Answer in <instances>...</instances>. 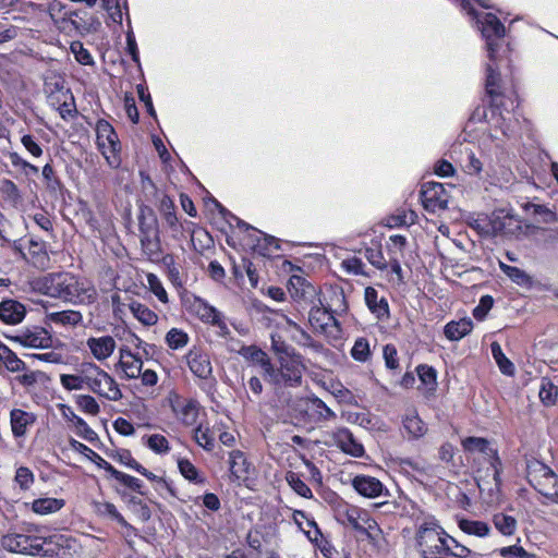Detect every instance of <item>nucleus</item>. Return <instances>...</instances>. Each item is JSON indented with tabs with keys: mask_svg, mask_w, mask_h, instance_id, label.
I'll list each match as a JSON object with an SVG mask.
<instances>
[{
	"mask_svg": "<svg viewBox=\"0 0 558 558\" xmlns=\"http://www.w3.org/2000/svg\"><path fill=\"white\" fill-rule=\"evenodd\" d=\"M240 353L253 366L259 368L260 377L275 391L299 388L303 383L306 366L302 355L280 359L276 365L269 354L255 344L243 347Z\"/></svg>",
	"mask_w": 558,
	"mask_h": 558,
	"instance_id": "obj_1",
	"label": "nucleus"
},
{
	"mask_svg": "<svg viewBox=\"0 0 558 558\" xmlns=\"http://www.w3.org/2000/svg\"><path fill=\"white\" fill-rule=\"evenodd\" d=\"M485 90L489 97L488 108L477 106L473 110L470 120L472 122L486 121L496 129H500L502 134L506 135L504 111L509 113L518 106V93L513 81L511 78L510 84L506 85L501 80V72H488Z\"/></svg>",
	"mask_w": 558,
	"mask_h": 558,
	"instance_id": "obj_2",
	"label": "nucleus"
},
{
	"mask_svg": "<svg viewBox=\"0 0 558 558\" xmlns=\"http://www.w3.org/2000/svg\"><path fill=\"white\" fill-rule=\"evenodd\" d=\"M29 284L35 293L74 305L92 303L96 294L95 289L85 280L68 271L49 272L36 277Z\"/></svg>",
	"mask_w": 558,
	"mask_h": 558,
	"instance_id": "obj_3",
	"label": "nucleus"
},
{
	"mask_svg": "<svg viewBox=\"0 0 558 558\" xmlns=\"http://www.w3.org/2000/svg\"><path fill=\"white\" fill-rule=\"evenodd\" d=\"M472 20L476 21L481 34L486 43L487 57L489 62L486 70H513L512 48L510 43H506V27L499 17L494 13H478L473 7L475 13L468 9H461Z\"/></svg>",
	"mask_w": 558,
	"mask_h": 558,
	"instance_id": "obj_4",
	"label": "nucleus"
},
{
	"mask_svg": "<svg viewBox=\"0 0 558 558\" xmlns=\"http://www.w3.org/2000/svg\"><path fill=\"white\" fill-rule=\"evenodd\" d=\"M415 539L423 558H468L472 553L446 533L435 520L421 524Z\"/></svg>",
	"mask_w": 558,
	"mask_h": 558,
	"instance_id": "obj_5",
	"label": "nucleus"
},
{
	"mask_svg": "<svg viewBox=\"0 0 558 558\" xmlns=\"http://www.w3.org/2000/svg\"><path fill=\"white\" fill-rule=\"evenodd\" d=\"M84 388L109 401H119L123 395L119 384L93 362L81 363Z\"/></svg>",
	"mask_w": 558,
	"mask_h": 558,
	"instance_id": "obj_6",
	"label": "nucleus"
},
{
	"mask_svg": "<svg viewBox=\"0 0 558 558\" xmlns=\"http://www.w3.org/2000/svg\"><path fill=\"white\" fill-rule=\"evenodd\" d=\"M526 480L536 492L558 504V475L550 466L535 458L527 460Z\"/></svg>",
	"mask_w": 558,
	"mask_h": 558,
	"instance_id": "obj_7",
	"label": "nucleus"
},
{
	"mask_svg": "<svg viewBox=\"0 0 558 558\" xmlns=\"http://www.w3.org/2000/svg\"><path fill=\"white\" fill-rule=\"evenodd\" d=\"M181 304L190 315L206 325L216 327L219 336L227 337L230 333L222 313L210 305L206 300L193 293L185 292V294L181 296Z\"/></svg>",
	"mask_w": 558,
	"mask_h": 558,
	"instance_id": "obj_8",
	"label": "nucleus"
},
{
	"mask_svg": "<svg viewBox=\"0 0 558 558\" xmlns=\"http://www.w3.org/2000/svg\"><path fill=\"white\" fill-rule=\"evenodd\" d=\"M96 144L106 159L107 163L112 169H118L121 166V142L118 134L110 122L105 119H99L96 123Z\"/></svg>",
	"mask_w": 558,
	"mask_h": 558,
	"instance_id": "obj_9",
	"label": "nucleus"
},
{
	"mask_svg": "<svg viewBox=\"0 0 558 558\" xmlns=\"http://www.w3.org/2000/svg\"><path fill=\"white\" fill-rule=\"evenodd\" d=\"M185 360L192 374L204 380L199 388L213 397L217 391V380L213 376V365L208 353L199 347H193L186 353Z\"/></svg>",
	"mask_w": 558,
	"mask_h": 558,
	"instance_id": "obj_10",
	"label": "nucleus"
},
{
	"mask_svg": "<svg viewBox=\"0 0 558 558\" xmlns=\"http://www.w3.org/2000/svg\"><path fill=\"white\" fill-rule=\"evenodd\" d=\"M168 401L174 418L183 427H193L199 422L201 416H206L204 408L194 398H185L172 391Z\"/></svg>",
	"mask_w": 558,
	"mask_h": 558,
	"instance_id": "obj_11",
	"label": "nucleus"
},
{
	"mask_svg": "<svg viewBox=\"0 0 558 558\" xmlns=\"http://www.w3.org/2000/svg\"><path fill=\"white\" fill-rule=\"evenodd\" d=\"M47 544L46 539L32 535H2V548L15 554L45 556L48 554V549L45 548Z\"/></svg>",
	"mask_w": 558,
	"mask_h": 558,
	"instance_id": "obj_12",
	"label": "nucleus"
},
{
	"mask_svg": "<svg viewBox=\"0 0 558 558\" xmlns=\"http://www.w3.org/2000/svg\"><path fill=\"white\" fill-rule=\"evenodd\" d=\"M2 337L17 342L23 347L48 349L52 347L53 338L50 331L41 326H28L15 333H7L2 330Z\"/></svg>",
	"mask_w": 558,
	"mask_h": 558,
	"instance_id": "obj_13",
	"label": "nucleus"
},
{
	"mask_svg": "<svg viewBox=\"0 0 558 558\" xmlns=\"http://www.w3.org/2000/svg\"><path fill=\"white\" fill-rule=\"evenodd\" d=\"M111 457L113 460L118 461L120 464H123V465L136 471L137 473H140L141 475L146 477L148 481L156 483L160 488L167 490V493L170 496L177 497V490L173 487L172 483L167 481L162 476H158V475L154 474L153 472L147 470L145 466H143L140 462H137L133 458L132 452L129 449H124V448L118 449V450H116V452L113 454H111Z\"/></svg>",
	"mask_w": 558,
	"mask_h": 558,
	"instance_id": "obj_14",
	"label": "nucleus"
},
{
	"mask_svg": "<svg viewBox=\"0 0 558 558\" xmlns=\"http://www.w3.org/2000/svg\"><path fill=\"white\" fill-rule=\"evenodd\" d=\"M420 198L426 211L436 214L448 207L449 194L444 184L429 181L421 185Z\"/></svg>",
	"mask_w": 558,
	"mask_h": 558,
	"instance_id": "obj_15",
	"label": "nucleus"
},
{
	"mask_svg": "<svg viewBox=\"0 0 558 558\" xmlns=\"http://www.w3.org/2000/svg\"><path fill=\"white\" fill-rule=\"evenodd\" d=\"M25 239L11 241L2 235V272L10 274L14 270L19 271L20 266L25 264L26 258Z\"/></svg>",
	"mask_w": 558,
	"mask_h": 558,
	"instance_id": "obj_16",
	"label": "nucleus"
},
{
	"mask_svg": "<svg viewBox=\"0 0 558 558\" xmlns=\"http://www.w3.org/2000/svg\"><path fill=\"white\" fill-rule=\"evenodd\" d=\"M229 472L230 481L238 485L248 486V482L253 481L255 466L247 459L246 454L241 450H232L229 453Z\"/></svg>",
	"mask_w": 558,
	"mask_h": 558,
	"instance_id": "obj_17",
	"label": "nucleus"
},
{
	"mask_svg": "<svg viewBox=\"0 0 558 558\" xmlns=\"http://www.w3.org/2000/svg\"><path fill=\"white\" fill-rule=\"evenodd\" d=\"M304 423L318 424L335 420L336 413L318 397L305 399L301 404Z\"/></svg>",
	"mask_w": 558,
	"mask_h": 558,
	"instance_id": "obj_18",
	"label": "nucleus"
},
{
	"mask_svg": "<svg viewBox=\"0 0 558 558\" xmlns=\"http://www.w3.org/2000/svg\"><path fill=\"white\" fill-rule=\"evenodd\" d=\"M330 437L333 444L343 453L353 458H362L365 456V448L363 444L355 438L353 433L348 427H336L330 433Z\"/></svg>",
	"mask_w": 558,
	"mask_h": 558,
	"instance_id": "obj_19",
	"label": "nucleus"
},
{
	"mask_svg": "<svg viewBox=\"0 0 558 558\" xmlns=\"http://www.w3.org/2000/svg\"><path fill=\"white\" fill-rule=\"evenodd\" d=\"M46 97L49 106L54 108L63 120L68 121L78 114L75 98L70 86L60 92L50 93Z\"/></svg>",
	"mask_w": 558,
	"mask_h": 558,
	"instance_id": "obj_20",
	"label": "nucleus"
},
{
	"mask_svg": "<svg viewBox=\"0 0 558 558\" xmlns=\"http://www.w3.org/2000/svg\"><path fill=\"white\" fill-rule=\"evenodd\" d=\"M46 97L49 106L54 108L63 120L68 121L78 114L75 98L70 86L60 92L50 93Z\"/></svg>",
	"mask_w": 558,
	"mask_h": 558,
	"instance_id": "obj_21",
	"label": "nucleus"
},
{
	"mask_svg": "<svg viewBox=\"0 0 558 558\" xmlns=\"http://www.w3.org/2000/svg\"><path fill=\"white\" fill-rule=\"evenodd\" d=\"M520 229V221L512 215L493 214L485 228H483V232L493 236L513 235Z\"/></svg>",
	"mask_w": 558,
	"mask_h": 558,
	"instance_id": "obj_22",
	"label": "nucleus"
},
{
	"mask_svg": "<svg viewBox=\"0 0 558 558\" xmlns=\"http://www.w3.org/2000/svg\"><path fill=\"white\" fill-rule=\"evenodd\" d=\"M308 323L314 332L322 333L325 336L329 335L330 328H339V323L336 319V314L329 311L327 307L313 306L308 313Z\"/></svg>",
	"mask_w": 558,
	"mask_h": 558,
	"instance_id": "obj_23",
	"label": "nucleus"
},
{
	"mask_svg": "<svg viewBox=\"0 0 558 558\" xmlns=\"http://www.w3.org/2000/svg\"><path fill=\"white\" fill-rule=\"evenodd\" d=\"M291 298L299 303L311 304L317 298V289L304 277L292 275L288 281Z\"/></svg>",
	"mask_w": 558,
	"mask_h": 558,
	"instance_id": "obj_24",
	"label": "nucleus"
},
{
	"mask_svg": "<svg viewBox=\"0 0 558 558\" xmlns=\"http://www.w3.org/2000/svg\"><path fill=\"white\" fill-rule=\"evenodd\" d=\"M319 303L336 315H343L349 310L344 290L338 284L326 286L323 291V299H319Z\"/></svg>",
	"mask_w": 558,
	"mask_h": 558,
	"instance_id": "obj_25",
	"label": "nucleus"
},
{
	"mask_svg": "<svg viewBox=\"0 0 558 558\" xmlns=\"http://www.w3.org/2000/svg\"><path fill=\"white\" fill-rule=\"evenodd\" d=\"M27 253L25 264H29L37 269H46L50 266V256L48 244L44 240L31 238L27 241Z\"/></svg>",
	"mask_w": 558,
	"mask_h": 558,
	"instance_id": "obj_26",
	"label": "nucleus"
},
{
	"mask_svg": "<svg viewBox=\"0 0 558 558\" xmlns=\"http://www.w3.org/2000/svg\"><path fill=\"white\" fill-rule=\"evenodd\" d=\"M364 301L374 317L380 322H387L390 318V308L388 300L379 296L374 287H366L364 290Z\"/></svg>",
	"mask_w": 558,
	"mask_h": 558,
	"instance_id": "obj_27",
	"label": "nucleus"
},
{
	"mask_svg": "<svg viewBox=\"0 0 558 558\" xmlns=\"http://www.w3.org/2000/svg\"><path fill=\"white\" fill-rule=\"evenodd\" d=\"M352 487L359 495L366 498H377L385 490L388 492L378 478L365 474L355 475L352 478Z\"/></svg>",
	"mask_w": 558,
	"mask_h": 558,
	"instance_id": "obj_28",
	"label": "nucleus"
},
{
	"mask_svg": "<svg viewBox=\"0 0 558 558\" xmlns=\"http://www.w3.org/2000/svg\"><path fill=\"white\" fill-rule=\"evenodd\" d=\"M86 347L94 359L102 362L112 355L117 348V342L112 336L104 335L100 337H89L86 340Z\"/></svg>",
	"mask_w": 558,
	"mask_h": 558,
	"instance_id": "obj_29",
	"label": "nucleus"
},
{
	"mask_svg": "<svg viewBox=\"0 0 558 558\" xmlns=\"http://www.w3.org/2000/svg\"><path fill=\"white\" fill-rule=\"evenodd\" d=\"M119 353V365L124 373V377L128 379L138 378L143 366L142 359L134 354L128 347L120 348Z\"/></svg>",
	"mask_w": 558,
	"mask_h": 558,
	"instance_id": "obj_30",
	"label": "nucleus"
},
{
	"mask_svg": "<svg viewBox=\"0 0 558 558\" xmlns=\"http://www.w3.org/2000/svg\"><path fill=\"white\" fill-rule=\"evenodd\" d=\"M43 183L48 194L54 198L63 197L66 191L51 162H47L41 170Z\"/></svg>",
	"mask_w": 558,
	"mask_h": 558,
	"instance_id": "obj_31",
	"label": "nucleus"
},
{
	"mask_svg": "<svg viewBox=\"0 0 558 558\" xmlns=\"http://www.w3.org/2000/svg\"><path fill=\"white\" fill-rule=\"evenodd\" d=\"M24 17L14 14V10L2 12V43L22 36L27 28L21 26Z\"/></svg>",
	"mask_w": 558,
	"mask_h": 558,
	"instance_id": "obj_32",
	"label": "nucleus"
},
{
	"mask_svg": "<svg viewBox=\"0 0 558 558\" xmlns=\"http://www.w3.org/2000/svg\"><path fill=\"white\" fill-rule=\"evenodd\" d=\"M36 421L35 414L21 409H13L10 413V424L15 438L25 436L27 427Z\"/></svg>",
	"mask_w": 558,
	"mask_h": 558,
	"instance_id": "obj_33",
	"label": "nucleus"
},
{
	"mask_svg": "<svg viewBox=\"0 0 558 558\" xmlns=\"http://www.w3.org/2000/svg\"><path fill=\"white\" fill-rule=\"evenodd\" d=\"M26 315V307L16 300H2V324H20Z\"/></svg>",
	"mask_w": 558,
	"mask_h": 558,
	"instance_id": "obj_34",
	"label": "nucleus"
},
{
	"mask_svg": "<svg viewBox=\"0 0 558 558\" xmlns=\"http://www.w3.org/2000/svg\"><path fill=\"white\" fill-rule=\"evenodd\" d=\"M473 329L471 318H461L459 320H450L444 327V335L450 341H459L468 336Z\"/></svg>",
	"mask_w": 558,
	"mask_h": 558,
	"instance_id": "obj_35",
	"label": "nucleus"
},
{
	"mask_svg": "<svg viewBox=\"0 0 558 558\" xmlns=\"http://www.w3.org/2000/svg\"><path fill=\"white\" fill-rule=\"evenodd\" d=\"M2 379L9 383L12 391L14 392L20 388L28 389L34 386L37 381V376L35 372L13 373L2 369Z\"/></svg>",
	"mask_w": 558,
	"mask_h": 558,
	"instance_id": "obj_36",
	"label": "nucleus"
},
{
	"mask_svg": "<svg viewBox=\"0 0 558 558\" xmlns=\"http://www.w3.org/2000/svg\"><path fill=\"white\" fill-rule=\"evenodd\" d=\"M193 428V440L204 450L210 452L215 448V434L208 422L199 421Z\"/></svg>",
	"mask_w": 558,
	"mask_h": 558,
	"instance_id": "obj_37",
	"label": "nucleus"
},
{
	"mask_svg": "<svg viewBox=\"0 0 558 558\" xmlns=\"http://www.w3.org/2000/svg\"><path fill=\"white\" fill-rule=\"evenodd\" d=\"M108 474L110 475V477L114 478L125 489L133 492V493H137L142 496L146 495V492L144 490L145 485L140 478L132 476L130 474H126L124 472H121L112 465L109 469Z\"/></svg>",
	"mask_w": 558,
	"mask_h": 558,
	"instance_id": "obj_38",
	"label": "nucleus"
},
{
	"mask_svg": "<svg viewBox=\"0 0 558 558\" xmlns=\"http://www.w3.org/2000/svg\"><path fill=\"white\" fill-rule=\"evenodd\" d=\"M65 506V500L62 498L41 497L34 499L31 502V509L34 513L39 515H47L60 511Z\"/></svg>",
	"mask_w": 558,
	"mask_h": 558,
	"instance_id": "obj_39",
	"label": "nucleus"
},
{
	"mask_svg": "<svg viewBox=\"0 0 558 558\" xmlns=\"http://www.w3.org/2000/svg\"><path fill=\"white\" fill-rule=\"evenodd\" d=\"M8 157L14 170H7V172L15 179H19L22 174L28 178L39 171L37 166L26 161L15 151H9Z\"/></svg>",
	"mask_w": 558,
	"mask_h": 558,
	"instance_id": "obj_40",
	"label": "nucleus"
},
{
	"mask_svg": "<svg viewBox=\"0 0 558 558\" xmlns=\"http://www.w3.org/2000/svg\"><path fill=\"white\" fill-rule=\"evenodd\" d=\"M97 511H98V513H100L102 515L109 517L110 519H112L117 523H119L122 527H125L128 531H130V533L128 535L132 534L134 536H138L137 529L134 527L133 525H131L125 520V518L119 512V510L117 509L114 504L109 502V501L99 502L97 505Z\"/></svg>",
	"mask_w": 558,
	"mask_h": 558,
	"instance_id": "obj_41",
	"label": "nucleus"
},
{
	"mask_svg": "<svg viewBox=\"0 0 558 558\" xmlns=\"http://www.w3.org/2000/svg\"><path fill=\"white\" fill-rule=\"evenodd\" d=\"M492 522L495 529L506 537L512 536L518 530V521L513 515L505 512H496L493 514Z\"/></svg>",
	"mask_w": 558,
	"mask_h": 558,
	"instance_id": "obj_42",
	"label": "nucleus"
},
{
	"mask_svg": "<svg viewBox=\"0 0 558 558\" xmlns=\"http://www.w3.org/2000/svg\"><path fill=\"white\" fill-rule=\"evenodd\" d=\"M364 257L376 269L380 271L388 269V262L384 256L383 246L379 241H372L369 246H365Z\"/></svg>",
	"mask_w": 558,
	"mask_h": 558,
	"instance_id": "obj_43",
	"label": "nucleus"
},
{
	"mask_svg": "<svg viewBox=\"0 0 558 558\" xmlns=\"http://www.w3.org/2000/svg\"><path fill=\"white\" fill-rule=\"evenodd\" d=\"M143 255L151 263H157L162 257L160 234L140 239Z\"/></svg>",
	"mask_w": 558,
	"mask_h": 558,
	"instance_id": "obj_44",
	"label": "nucleus"
},
{
	"mask_svg": "<svg viewBox=\"0 0 558 558\" xmlns=\"http://www.w3.org/2000/svg\"><path fill=\"white\" fill-rule=\"evenodd\" d=\"M138 230L140 239L160 234L158 220L153 210H148V213L142 211L138 215Z\"/></svg>",
	"mask_w": 558,
	"mask_h": 558,
	"instance_id": "obj_45",
	"label": "nucleus"
},
{
	"mask_svg": "<svg viewBox=\"0 0 558 558\" xmlns=\"http://www.w3.org/2000/svg\"><path fill=\"white\" fill-rule=\"evenodd\" d=\"M271 351L276 355V360L298 357L302 355L291 344H289L279 333L270 336Z\"/></svg>",
	"mask_w": 558,
	"mask_h": 558,
	"instance_id": "obj_46",
	"label": "nucleus"
},
{
	"mask_svg": "<svg viewBox=\"0 0 558 558\" xmlns=\"http://www.w3.org/2000/svg\"><path fill=\"white\" fill-rule=\"evenodd\" d=\"M70 446L73 450L84 454L99 469H102L108 473L109 469L111 468V464L107 460H105L100 454L94 451L92 448L73 438L70 440Z\"/></svg>",
	"mask_w": 558,
	"mask_h": 558,
	"instance_id": "obj_47",
	"label": "nucleus"
},
{
	"mask_svg": "<svg viewBox=\"0 0 558 558\" xmlns=\"http://www.w3.org/2000/svg\"><path fill=\"white\" fill-rule=\"evenodd\" d=\"M129 307L133 316L144 326H154L157 324L158 315L147 305L138 301H133Z\"/></svg>",
	"mask_w": 558,
	"mask_h": 558,
	"instance_id": "obj_48",
	"label": "nucleus"
},
{
	"mask_svg": "<svg viewBox=\"0 0 558 558\" xmlns=\"http://www.w3.org/2000/svg\"><path fill=\"white\" fill-rule=\"evenodd\" d=\"M351 357L359 363H368L372 361L373 351L369 339L366 337H357L350 350Z\"/></svg>",
	"mask_w": 558,
	"mask_h": 558,
	"instance_id": "obj_49",
	"label": "nucleus"
},
{
	"mask_svg": "<svg viewBox=\"0 0 558 558\" xmlns=\"http://www.w3.org/2000/svg\"><path fill=\"white\" fill-rule=\"evenodd\" d=\"M2 367L3 371L20 373L31 372L25 362L22 361L9 347L2 343Z\"/></svg>",
	"mask_w": 558,
	"mask_h": 558,
	"instance_id": "obj_50",
	"label": "nucleus"
},
{
	"mask_svg": "<svg viewBox=\"0 0 558 558\" xmlns=\"http://www.w3.org/2000/svg\"><path fill=\"white\" fill-rule=\"evenodd\" d=\"M2 201L14 208L23 205L22 192L12 180L2 179Z\"/></svg>",
	"mask_w": 558,
	"mask_h": 558,
	"instance_id": "obj_51",
	"label": "nucleus"
},
{
	"mask_svg": "<svg viewBox=\"0 0 558 558\" xmlns=\"http://www.w3.org/2000/svg\"><path fill=\"white\" fill-rule=\"evenodd\" d=\"M458 526L465 534L478 537L488 536L490 533L489 525L484 521L470 520L463 518L458 521Z\"/></svg>",
	"mask_w": 558,
	"mask_h": 558,
	"instance_id": "obj_52",
	"label": "nucleus"
},
{
	"mask_svg": "<svg viewBox=\"0 0 558 558\" xmlns=\"http://www.w3.org/2000/svg\"><path fill=\"white\" fill-rule=\"evenodd\" d=\"M365 524L366 525H362V529L359 531V533L365 535L372 545L379 547L381 542L385 541L384 532L379 524L371 515L366 518Z\"/></svg>",
	"mask_w": 558,
	"mask_h": 558,
	"instance_id": "obj_53",
	"label": "nucleus"
},
{
	"mask_svg": "<svg viewBox=\"0 0 558 558\" xmlns=\"http://www.w3.org/2000/svg\"><path fill=\"white\" fill-rule=\"evenodd\" d=\"M178 468L181 475L191 483L204 485L206 484V477L201 474L198 469L186 458H182L178 461Z\"/></svg>",
	"mask_w": 558,
	"mask_h": 558,
	"instance_id": "obj_54",
	"label": "nucleus"
},
{
	"mask_svg": "<svg viewBox=\"0 0 558 558\" xmlns=\"http://www.w3.org/2000/svg\"><path fill=\"white\" fill-rule=\"evenodd\" d=\"M286 481L292 490L299 496L311 499L314 497L310 486L302 480V475L298 472L288 471L286 474Z\"/></svg>",
	"mask_w": 558,
	"mask_h": 558,
	"instance_id": "obj_55",
	"label": "nucleus"
},
{
	"mask_svg": "<svg viewBox=\"0 0 558 558\" xmlns=\"http://www.w3.org/2000/svg\"><path fill=\"white\" fill-rule=\"evenodd\" d=\"M403 428L412 438H420L425 435L427 427L417 413L407 415L403 421Z\"/></svg>",
	"mask_w": 558,
	"mask_h": 558,
	"instance_id": "obj_56",
	"label": "nucleus"
},
{
	"mask_svg": "<svg viewBox=\"0 0 558 558\" xmlns=\"http://www.w3.org/2000/svg\"><path fill=\"white\" fill-rule=\"evenodd\" d=\"M490 350L499 371L506 376H513L515 373L514 364L506 356L500 344L493 342Z\"/></svg>",
	"mask_w": 558,
	"mask_h": 558,
	"instance_id": "obj_57",
	"label": "nucleus"
},
{
	"mask_svg": "<svg viewBox=\"0 0 558 558\" xmlns=\"http://www.w3.org/2000/svg\"><path fill=\"white\" fill-rule=\"evenodd\" d=\"M69 87L65 76L61 72H47L44 76V92L47 95L50 93L60 92Z\"/></svg>",
	"mask_w": 558,
	"mask_h": 558,
	"instance_id": "obj_58",
	"label": "nucleus"
},
{
	"mask_svg": "<svg viewBox=\"0 0 558 558\" xmlns=\"http://www.w3.org/2000/svg\"><path fill=\"white\" fill-rule=\"evenodd\" d=\"M49 319L59 325L76 326L82 323L83 315L78 311L66 310L60 312H53L49 314Z\"/></svg>",
	"mask_w": 558,
	"mask_h": 558,
	"instance_id": "obj_59",
	"label": "nucleus"
},
{
	"mask_svg": "<svg viewBox=\"0 0 558 558\" xmlns=\"http://www.w3.org/2000/svg\"><path fill=\"white\" fill-rule=\"evenodd\" d=\"M166 344L171 350H180L187 345L190 336L181 328H171L165 337Z\"/></svg>",
	"mask_w": 558,
	"mask_h": 558,
	"instance_id": "obj_60",
	"label": "nucleus"
},
{
	"mask_svg": "<svg viewBox=\"0 0 558 558\" xmlns=\"http://www.w3.org/2000/svg\"><path fill=\"white\" fill-rule=\"evenodd\" d=\"M144 444L157 454H166L171 447L169 440L161 434H153L143 437Z\"/></svg>",
	"mask_w": 558,
	"mask_h": 558,
	"instance_id": "obj_61",
	"label": "nucleus"
},
{
	"mask_svg": "<svg viewBox=\"0 0 558 558\" xmlns=\"http://www.w3.org/2000/svg\"><path fill=\"white\" fill-rule=\"evenodd\" d=\"M501 271L514 283L519 286H530L531 277L521 268L500 263Z\"/></svg>",
	"mask_w": 558,
	"mask_h": 558,
	"instance_id": "obj_62",
	"label": "nucleus"
},
{
	"mask_svg": "<svg viewBox=\"0 0 558 558\" xmlns=\"http://www.w3.org/2000/svg\"><path fill=\"white\" fill-rule=\"evenodd\" d=\"M538 396L544 405H554L558 397V387L549 379L543 378Z\"/></svg>",
	"mask_w": 558,
	"mask_h": 558,
	"instance_id": "obj_63",
	"label": "nucleus"
},
{
	"mask_svg": "<svg viewBox=\"0 0 558 558\" xmlns=\"http://www.w3.org/2000/svg\"><path fill=\"white\" fill-rule=\"evenodd\" d=\"M383 359L387 369L396 373L400 371V360L397 347L393 343H387L383 348Z\"/></svg>",
	"mask_w": 558,
	"mask_h": 558,
	"instance_id": "obj_64",
	"label": "nucleus"
}]
</instances>
